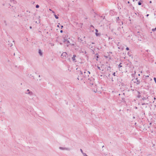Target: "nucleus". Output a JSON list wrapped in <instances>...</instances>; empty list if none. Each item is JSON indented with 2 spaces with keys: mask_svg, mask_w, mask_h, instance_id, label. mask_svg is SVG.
Masks as SVG:
<instances>
[{
  "mask_svg": "<svg viewBox=\"0 0 156 156\" xmlns=\"http://www.w3.org/2000/svg\"><path fill=\"white\" fill-rule=\"evenodd\" d=\"M135 83H136L137 85H139L140 84V80H137L136 81V82H135Z\"/></svg>",
  "mask_w": 156,
  "mask_h": 156,
  "instance_id": "nucleus-5",
  "label": "nucleus"
},
{
  "mask_svg": "<svg viewBox=\"0 0 156 156\" xmlns=\"http://www.w3.org/2000/svg\"><path fill=\"white\" fill-rule=\"evenodd\" d=\"M151 2H151V1H150V3H151Z\"/></svg>",
  "mask_w": 156,
  "mask_h": 156,
  "instance_id": "nucleus-36",
  "label": "nucleus"
},
{
  "mask_svg": "<svg viewBox=\"0 0 156 156\" xmlns=\"http://www.w3.org/2000/svg\"><path fill=\"white\" fill-rule=\"evenodd\" d=\"M39 53L40 54V55H42V53L41 52V50H39Z\"/></svg>",
  "mask_w": 156,
  "mask_h": 156,
  "instance_id": "nucleus-8",
  "label": "nucleus"
},
{
  "mask_svg": "<svg viewBox=\"0 0 156 156\" xmlns=\"http://www.w3.org/2000/svg\"><path fill=\"white\" fill-rule=\"evenodd\" d=\"M64 42L65 44H66L67 46H69L70 44L69 41L66 40H65Z\"/></svg>",
  "mask_w": 156,
  "mask_h": 156,
  "instance_id": "nucleus-2",
  "label": "nucleus"
},
{
  "mask_svg": "<svg viewBox=\"0 0 156 156\" xmlns=\"http://www.w3.org/2000/svg\"><path fill=\"white\" fill-rule=\"evenodd\" d=\"M86 73V72H84V73Z\"/></svg>",
  "mask_w": 156,
  "mask_h": 156,
  "instance_id": "nucleus-48",
  "label": "nucleus"
},
{
  "mask_svg": "<svg viewBox=\"0 0 156 156\" xmlns=\"http://www.w3.org/2000/svg\"><path fill=\"white\" fill-rule=\"evenodd\" d=\"M126 49L127 51H128V50H129V48H128V47H126Z\"/></svg>",
  "mask_w": 156,
  "mask_h": 156,
  "instance_id": "nucleus-18",
  "label": "nucleus"
},
{
  "mask_svg": "<svg viewBox=\"0 0 156 156\" xmlns=\"http://www.w3.org/2000/svg\"><path fill=\"white\" fill-rule=\"evenodd\" d=\"M63 27V26H61V28L62 29Z\"/></svg>",
  "mask_w": 156,
  "mask_h": 156,
  "instance_id": "nucleus-34",
  "label": "nucleus"
},
{
  "mask_svg": "<svg viewBox=\"0 0 156 156\" xmlns=\"http://www.w3.org/2000/svg\"><path fill=\"white\" fill-rule=\"evenodd\" d=\"M111 80H112V81H114L112 78Z\"/></svg>",
  "mask_w": 156,
  "mask_h": 156,
  "instance_id": "nucleus-30",
  "label": "nucleus"
},
{
  "mask_svg": "<svg viewBox=\"0 0 156 156\" xmlns=\"http://www.w3.org/2000/svg\"><path fill=\"white\" fill-rule=\"evenodd\" d=\"M152 31H155V30H156V27H155V28H154V29H152Z\"/></svg>",
  "mask_w": 156,
  "mask_h": 156,
  "instance_id": "nucleus-17",
  "label": "nucleus"
},
{
  "mask_svg": "<svg viewBox=\"0 0 156 156\" xmlns=\"http://www.w3.org/2000/svg\"><path fill=\"white\" fill-rule=\"evenodd\" d=\"M98 69L99 70H101V69L100 68V67L98 66Z\"/></svg>",
  "mask_w": 156,
  "mask_h": 156,
  "instance_id": "nucleus-23",
  "label": "nucleus"
},
{
  "mask_svg": "<svg viewBox=\"0 0 156 156\" xmlns=\"http://www.w3.org/2000/svg\"><path fill=\"white\" fill-rule=\"evenodd\" d=\"M49 10H50V11H51V10L50 9H49Z\"/></svg>",
  "mask_w": 156,
  "mask_h": 156,
  "instance_id": "nucleus-45",
  "label": "nucleus"
},
{
  "mask_svg": "<svg viewBox=\"0 0 156 156\" xmlns=\"http://www.w3.org/2000/svg\"><path fill=\"white\" fill-rule=\"evenodd\" d=\"M112 75H113V76H115V72H114V73H113Z\"/></svg>",
  "mask_w": 156,
  "mask_h": 156,
  "instance_id": "nucleus-19",
  "label": "nucleus"
},
{
  "mask_svg": "<svg viewBox=\"0 0 156 156\" xmlns=\"http://www.w3.org/2000/svg\"><path fill=\"white\" fill-rule=\"evenodd\" d=\"M138 93H139L138 95L137 96V97L139 98H140L141 97V95L140 94V93L139 92H138Z\"/></svg>",
  "mask_w": 156,
  "mask_h": 156,
  "instance_id": "nucleus-9",
  "label": "nucleus"
},
{
  "mask_svg": "<svg viewBox=\"0 0 156 156\" xmlns=\"http://www.w3.org/2000/svg\"><path fill=\"white\" fill-rule=\"evenodd\" d=\"M136 1H138V0H136Z\"/></svg>",
  "mask_w": 156,
  "mask_h": 156,
  "instance_id": "nucleus-51",
  "label": "nucleus"
},
{
  "mask_svg": "<svg viewBox=\"0 0 156 156\" xmlns=\"http://www.w3.org/2000/svg\"><path fill=\"white\" fill-rule=\"evenodd\" d=\"M146 51L147 52H148L149 51H149L148 50H147Z\"/></svg>",
  "mask_w": 156,
  "mask_h": 156,
  "instance_id": "nucleus-26",
  "label": "nucleus"
},
{
  "mask_svg": "<svg viewBox=\"0 0 156 156\" xmlns=\"http://www.w3.org/2000/svg\"><path fill=\"white\" fill-rule=\"evenodd\" d=\"M148 98V97L147 98H142V100H146Z\"/></svg>",
  "mask_w": 156,
  "mask_h": 156,
  "instance_id": "nucleus-10",
  "label": "nucleus"
},
{
  "mask_svg": "<svg viewBox=\"0 0 156 156\" xmlns=\"http://www.w3.org/2000/svg\"><path fill=\"white\" fill-rule=\"evenodd\" d=\"M88 72L89 73V74L90 73L89 71H88Z\"/></svg>",
  "mask_w": 156,
  "mask_h": 156,
  "instance_id": "nucleus-40",
  "label": "nucleus"
},
{
  "mask_svg": "<svg viewBox=\"0 0 156 156\" xmlns=\"http://www.w3.org/2000/svg\"><path fill=\"white\" fill-rule=\"evenodd\" d=\"M154 15H156V14H154Z\"/></svg>",
  "mask_w": 156,
  "mask_h": 156,
  "instance_id": "nucleus-47",
  "label": "nucleus"
},
{
  "mask_svg": "<svg viewBox=\"0 0 156 156\" xmlns=\"http://www.w3.org/2000/svg\"><path fill=\"white\" fill-rule=\"evenodd\" d=\"M81 80H83V79L82 78H81Z\"/></svg>",
  "mask_w": 156,
  "mask_h": 156,
  "instance_id": "nucleus-41",
  "label": "nucleus"
},
{
  "mask_svg": "<svg viewBox=\"0 0 156 156\" xmlns=\"http://www.w3.org/2000/svg\"><path fill=\"white\" fill-rule=\"evenodd\" d=\"M60 32L61 33H62L63 32V31L62 30H61L60 31Z\"/></svg>",
  "mask_w": 156,
  "mask_h": 156,
  "instance_id": "nucleus-28",
  "label": "nucleus"
},
{
  "mask_svg": "<svg viewBox=\"0 0 156 156\" xmlns=\"http://www.w3.org/2000/svg\"><path fill=\"white\" fill-rule=\"evenodd\" d=\"M149 15L148 14H147V15L146 16H148Z\"/></svg>",
  "mask_w": 156,
  "mask_h": 156,
  "instance_id": "nucleus-32",
  "label": "nucleus"
},
{
  "mask_svg": "<svg viewBox=\"0 0 156 156\" xmlns=\"http://www.w3.org/2000/svg\"><path fill=\"white\" fill-rule=\"evenodd\" d=\"M83 156H88L87 155V154L85 153H83Z\"/></svg>",
  "mask_w": 156,
  "mask_h": 156,
  "instance_id": "nucleus-16",
  "label": "nucleus"
},
{
  "mask_svg": "<svg viewBox=\"0 0 156 156\" xmlns=\"http://www.w3.org/2000/svg\"><path fill=\"white\" fill-rule=\"evenodd\" d=\"M136 81L137 80H138V78H136Z\"/></svg>",
  "mask_w": 156,
  "mask_h": 156,
  "instance_id": "nucleus-33",
  "label": "nucleus"
},
{
  "mask_svg": "<svg viewBox=\"0 0 156 156\" xmlns=\"http://www.w3.org/2000/svg\"><path fill=\"white\" fill-rule=\"evenodd\" d=\"M93 44H94V43H93V42H92V43Z\"/></svg>",
  "mask_w": 156,
  "mask_h": 156,
  "instance_id": "nucleus-37",
  "label": "nucleus"
},
{
  "mask_svg": "<svg viewBox=\"0 0 156 156\" xmlns=\"http://www.w3.org/2000/svg\"><path fill=\"white\" fill-rule=\"evenodd\" d=\"M117 29L119 31H120L121 30V28L120 27H118Z\"/></svg>",
  "mask_w": 156,
  "mask_h": 156,
  "instance_id": "nucleus-13",
  "label": "nucleus"
},
{
  "mask_svg": "<svg viewBox=\"0 0 156 156\" xmlns=\"http://www.w3.org/2000/svg\"><path fill=\"white\" fill-rule=\"evenodd\" d=\"M52 13H55V12L54 11H52Z\"/></svg>",
  "mask_w": 156,
  "mask_h": 156,
  "instance_id": "nucleus-31",
  "label": "nucleus"
},
{
  "mask_svg": "<svg viewBox=\"0 0 156 156\" xmlns=\"http://www.w3.org/2000/svg\"><path fill=\"white\" fill-rule=\"evenodd\" d=\"M79 74H82V73L81 71H79Z\"/></svg>",
  "mask_w": 156,
  "mask_h": 156,
  "instance_id": "nucleus-14",
  "label": "nucleus"
},
{
  "mask_svg": "<svg viewBox=\"0 0 156 156\" xmlns=\"http://www.w3.org/2000/svg\"><path fill=\"white\" fill-rule=\"evenodd\" d=\"M121 64H122L121 63H120V64L119 65V67L120 68L122 67V66L121 65Z\"/></svg>",
  "mask_w": 156,
  "mask_h": 156,
  "instance_id": "nucleus-12",
  "label": "nucleus"
},
{
  "mask_svg": "<svg viewBox=\"0 0 156 156\" xmlns=\"http://www.w3.org/2000/svg\"><path fill=\"white\" fill-rule=\"evenodd\" d=\"M108 68H111V67H110V66H109V67H108Z\"/></svg>",
  "mask_w": 156,
  "mask_h": 156,
  "instance_id": "nucleus-42",
  "label": "nucleus"
},
{
  "mask_svg": "<svg viewBox=\"0 0 156 156\" xmlns=\"http://www.w3.org/2000/svg\"><path fill=\"white\" fill-rule=\"evenodd\" d=\"M113 11L112 10L110 11V13L111 14V13H112V12H113Z\"/></svg>",
  "mask_w": 156,
  "mask_h": 156,
  "instance_id": "nucleus-24",
  "label": "nucleus"
},
{
  "mask_svg": "<svg viewBox=\"0 0 156 156\" xmlns=\"http://www.w3.org/2000/svg\"><path fill=\"white\" fill-rule=\"evenodd\" d=\"M144 54L145 55L147 58H149L151 56V55L150 53H148L147 54L145 53Z\"/></svg>",
  "mask_w": 156,
  "mask_h": 156,
  "instance_id": "nucleus-4",
  "label": "nucleus"
},
{
  "mask_svg": "<svg viewBox=\"0 0 156 156\" xmlns=\"http://www.w3.org/2000/svg\"><path fill=\"white\" fill-rule=\"evenodd\" d=\"M96 33L95 34L97 36H99L100 35V33H98V30L97 29H95Z\"/></svg>",
  "mask_w": 156,
  "mask_h": 156,
  "instance_id": "nucleus-3",
  "label": "nucleus"
},
{
  "mask_svg": "<svg viewBox=\"0 0 156 156\" xmlns=\"http://www.w3.org/2000/svg\"><path fill=\"white\" fill-rule=\"evenodd\" d=\"M122 99L123 100L124 99V98H122Z\"/></svg>",
  "mask_w": 156,
  "mask_h": 156,
  "instance_id": "nucleus-44",
  "label": "nucleus"
},
{
  "mask_svg": "<svg viewBox=\"0 0 156 156\" xmlns=\"http://www.w3.org/2000/svg\"><path fill=\"white\" fill-rule=\"evenodd\" d=\"M97 58H98V56H97Z\"/></svg>",
  "mask_w": 156,
  "mask_h": 156,
  "instance_id": "nucleus-43",
  "label": "nucleus"
},
{
  "mask_svg": "<svg viewBox=\"0 0 156 156\" xmlns=\"http://www.w3.org/2000/svg\"><path fill=\"white\" fill-rule=\"evenodd\" d=\"M110 74H108V77H109L110 76Z\"/></svg>",
  "mask_w": 156,
  "mask_h": 156,
  "instance_id": "nucleus-29",
  "label": "nucleus"
},
{
  "mask_svg": "<svg viewBox=\"0 0 156 156\" xmlns=\"http://www.w3.org/2000/svg\"><path fill=\"white\" fill-rule=\"evenodd\" d=\"M83 25V23H80L79 24V27H80V28H82V26Z\"/></svg>",
  "mask_w": 156,
  "mask_h": 156,
  "instance_id": "nucleus-7",
  "label": "nucleus"
},
{
  "mask_svg": "<svg viewBox=\"0 0 156 156\" xmlns=\"http://www.w3.org/2000/svg\"><path fill=\"white\" fill-rule=\"evenodd\" d=\"M117 19H119V17H118L117 18Z\"/></svg>",
  "mask_w": 156,
  "mask_h": 156,
  "instance_id": "nucleus-39",
  "label": "nucleus"
},
{
  "mask_svg": "<svg viewBox=\"0 0 156 156\" xmlns=\"http://www.w3.org/2000/svg\"><path fill=\"white\" fill-rule=\"evenodd\" d=\"M141 3L140 2H138V4L139 5H141Z\"/></svg>",
  "mask_w": 156,
  "mask_h": 156,
  "instance_id": "nucleus-15",
  "label": "nucleus"
},
{
  "mask_svg": "<svg viewBox=\"0 0 156 156\" xmlns=\"http://www.w3.org/2000/svg\"><path fill=\"white\" fill-rule=\"evenodd\" d=\"M57 26H58V27H59V26L58 25Z\"/></svg>",
  "mask_w": 156,
  "mask_h": 156,
  "instance_id": "nucleus-46",
  "label": "nucleus"
},
{
  "mask_svg": "<svg viewBox=\"0 0 156 156\" xmlns=\"http://www.w3.org/2000/svg\"><path fill=\"white\" fill-rule=\"evenodd\" d=\"M90 27H92L93 28H94V26H93V25H91V26H90Z\"/></svg>",
  "mask_w": 156,
  "mask_h": 156,
  "instance_id": "nucleus-25",
  "label": "nucleus"
},
{
  "mask_svg": "<svg viewBox=\"0 0 156 156\" xmlns=\"http://www.w3.org/2000/svg\"><path fill=\"white\" fill-rule=\"evenodd\" d=\"M154 79L156 83V78H155V77L154 78Z\"/></svg>",
  "mask_w": 156,
  "mask_h": 156,
  "instance_id": "nucleus-21",
  "label": "nucleus"
},
{
  "mask_svg": "<svg viewBox=\"0 0 156 156\" xmlns=\"http://www.w3.org/2000/svg\"><path fill=\"white\" fill-rule=\"evenodd\" d=\"M80 151H81V152L83 154V153H84L83 152V150H82V149H80Z\"/></svg>",
  "mask_w": 156,
  "mask_h": 156,
  "instance_id": "nucleus-22",
  "label": "nucleus"
},
{
  "mask_svg": "<svg viewBox=\"0 0 156 156\" xmlns=\"http://www.w3.org/2000/svg\"><path fill=\"white\" fill-rule=\"evenodd\" d=\"M36 8H38L39 7V5H37L36 6Z\"/></svg>",
  "mask_w": 156,
  "mask_h": 156,
  "instance_id": "nucleus-20",
  "label": "nucleus"
},
{
  "mask_svg": "<svg viewBox=\"0 0 156 156\" xmlns=\"http://www.w3.org/2000/svg\"><path fill=\"white\" fill-rule=\"evenodd\" d=\"M119 95H120V94H119Z\"/></svg>",
  "mask_w": 156,
  "mask_h": 156,
  "instance_id": "nucleus-50",
  "label": "nucleus"
},
{
  "mask_svg": "<svg viewBox=\"0 0 156 156\" xmlns=\"http://www.w3.org/2000/svg\"><path fill=\"white\" fill-rule=\"evenodd\" d=\"M79 52L80 55H84L85 56L87 55H85L86 53V51L84 49H81L79 51Z\"/></svg>",
  "mask_w": 156,
  "mask_h": 156,
  "instance_id": "nucleus-1",
  "label": "nucleus"
},
{
  "mask_svg": "<svg viewBox=\"0 0 156 156\" xmlns=\"http://www.w3.org/2000/svg\"><path fill=\"white\" fill-rule=\"evenodd\" d=\"M145 104H145V103H143V104H142V105H145Z\"/></svg>",
  "mask_w": 156,
  "mask_h": 156,
  "instance_id": "nucleus-27",
  "label": "nucleus"
},
{
  "mask_svg": "<svg viewBox=\"0 0 156 156\" xmlns=\"http://www.w3.org/2000/svg\"><path fill=\"white\" fill-rule=\"evenodd\" d=\"M154 100H155V99H156V98H154Z\"/></svg>",
  "mask_w": 156,
  "mask_h": 156,
  "instance_id": "nucleus-38",
  "label": "nucleus"
},
{
  "mask_svg": "<svg viewBox=\"0 0 156 156\" xmlns=\"http://www.w3.org/2000/svg\"><path fill=\"white\" fill-rule=\"evenodd\" d=\"M129 3H130V2H129V1H128V3H129Z\"/></svg>",
  "mask_w": 156,
  "mask_h": 156,
  "instance_id": "nucleus-35",
  "label": "nucleus"
},
{
  "mask_svg": "<svg viewBox=\"0 0 156 156\" xmlns=\"http://www.w3.org/2000/svg\"><path fill=\"white\" fill-rule=\"evenodd\" d=\"M138 75H139V76H140V74H139Z\"/></svg>",
  "mask_w": 156,
  "mask_h": 156,
  "instance_id": "nucleus-49",
  "label": "nucleus"
},
{
  "mask_svg": "<svg viewBox=\"0 0 156 156\" xmlns=\"http://www.w3.org/2000/svg\"><path fill=\"white\" fill-rule=\"evenodd\" d=\"M54 15L56 19H58V16H57L56 15L54 14Z\"/></svg>",
  "mask_w": 156,
  "mask_h": 156,
  "instance_id": "nucleus-11",
  "label": "nucleus"
},
{
  "mask_svg": "<svg viewBox=\"0 0 156 156\" xmlns=\"http://www.w3.org/2000/svg\"><path fill=\"white\" fill-rule=\"evenodd\" d=\"M76 57V55H73V57H72V59L73 61H74L75 60V58Z\"/></svg>",
  "mask_w": 156,
  "mask_h": 156,
  "instance_id": "nucleus-6",
  "label": "nucleus"
}]
</instances>
